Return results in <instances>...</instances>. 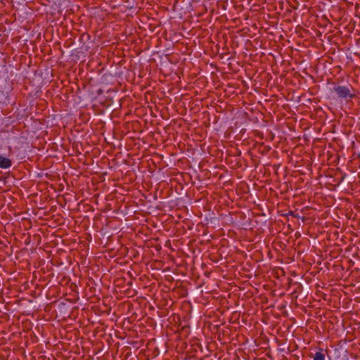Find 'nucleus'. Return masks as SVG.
<instances>
[{
    "label": "nucleus",
    "instance_id": "3",
    "mask_svg": "<svg viewBox=\"0 0 360 360\" xmlns=\"http://www.w3.org/2000/svg\"><path fill=\"white\" fill-rule=\"evenodd\" d=\"M325 354L323 353V349L319 348V351L316 352L314 356V360H325Z\"/></svg>",
    "mask_w": 360,
    "mask_h": 360
},
{
    "label": "nucleus",
    "instance_id": "1",
    "mask_svg": "<svg viewBox=\"0 0 360 360\" xmlns=\"http://www.w3.org/2000/svg\"><path fill=\"white\" fill-rule=\"evenodd\" d=\"M333 92H334L338 98H354L356 96L351 92L349 86L338 85L333 87Z\"/></svg>",
    "mask_w": 360,
    "mask_h": 360
},
{
    "label": "nucleus",
    "instance_id": "2",
    "mask_svg": "<svg viewBox=\"0 0 360 360\" xmlns=\"http://www.w3.org/2000/svg\"><path fill=\"white\" fill-rule=\"evenodd\" d=\"M12 165V162L9 158L0 155V167L2 169L9 168Z\"/></svg>",
    "mask_w": 360,
    "mask_h": 360
}]
</instances>
